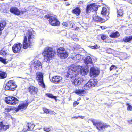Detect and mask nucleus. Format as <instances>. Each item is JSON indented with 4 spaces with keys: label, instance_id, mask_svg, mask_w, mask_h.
Returning a JSON list of instances; mask_svg holds the SVG:
<instances>
[{
    "label": "nucleus",
    "instance_id": "nucleus-9",
    "mask_svg": "<svg viewBox=\"0 0 132 132\" xmlns=\"http://www.w3.org/2000/svg\"><path fill=\"white\" fill-rule=\"evenodd\" d=\"M58 56L61 59L66 58L68 56V54L63 48H60L57 50Z\"/></svg>",
    "mask_w": 132,
    "mask_h": 132
},
{
    "label": "nucleus",
    "instance_id": "nucleus-21",
    "mask_svg": "<svg viewBox=\"0 0 132 132\" xmlns=\"http://www.w3.org/2000/svg\"><path fill=\"white\" fill-rule=\"evenodd\" d=\"M9 127V126L8 125H3L2 122H0V131L1 130H5L7 129Z\"/></svg>",
    "mask_w": 132,
    "mask_h": 132
},
{
    "label": "nucleus",
    "instance_id": "nucleus-44",
    "mask_svg": "<svg viewBox=\"0 0 132 132\" xmlns=\"http://www.w3.org/2000/svg\"><path fill=\"white\" fill-rule=\"evenodd\" d=\"M0 54L3 55H6V53L3 51L2 50L0 52Z\"/></svg>",
    "mask_w": 132,
    "mask_h": 132
},
{
    "label": "nucleus",
    "instance_id": "nucleus-46",
    "mask_svg": "<svg viewBox=\"0 0 132 132\" xmlns=\"http://www.w3.org/2000/svg\"><path fill=\"white\" fill-rule=\"evenodd\" d=\"M11 109H9V108H5V111L7 112H10Z\"/></svg>",
    "mask_w": 132,
    "mask_h": 132
},
{
    "label": "nucleus",
    "instance_id": "nucleus-26",
    "mask_svg": "<svg viewBox=\"0 0 132 132\" xmlns=\"http://www.w3.org/2000/svg\"><path fill=\"white\" fill-rule=\"evenodd\" d=\"M6 73L2 71H0V78L4 79L6 77Z\"/></svg>",
    "mask_w": 132,
    "mask_h": 132
},
{
    "label": "nucleus",
    "instance_id": "nucleus-7",
    "mask_svg": "<svg viewBox=\"0 0 132 132\" xmlns=\"http://www.w3.org/2000/svg\"><path fill=\"white\" fill-rule=\"evenodd\" d=\"M36 75V79L38 82L39 84L42 87L45 88V85L43 80V74L41 72H37Z\"/></svg>",
    "mask_w": 132,
    "mask_h": 132
},
{
    "label": "nucleus",
    "instance_id": "nucleus-6",
    "mask_svg": "<svg viewBox=\"0 0 132 132\" xmlns=\"http://www.w3.org/2000/svg\"><path fill=\"white\" fill-rule=\"evenodd\" d=\"M45 18L47 19H49L50 24L53 26H58L60 22L56 18V16L53 15H48L45 16Z\"/></svg>",
    "mask_w": 132,
    "mask_h": 132
},
{
    "label": "nucleus",
    "instance_id": "nucleus-38",
    "mask_svg": "<svg viewBox=\"0 0 132 132\" xmlns=\"http://www.w3.org/2000/svg\"><path fill=\"white\" fill-rule=\"evenodd\" d=\"M0 61L4 64L6 63V61L5 60L1 57H0Z\"/></svg>",
    "mask_w": 132,
    "mask_h": 132
},
{
    "label": "nucleus",
    "instance_id": "nucleus-1",
    "mask_svg": "<svg viewBox=\"0 0 132 132\" xmlns=\"http://www.w3.org/2000/svg\"><path fill=\"white\" fill-rule=\"evenodd\" d=\"M81 67L80 68H78V67L75 65H72L69 69L67 72V74L66 75V77H70L72 78L75 77L78 73H79L82 75H86L89 71V68H87Z\"/></svg>",
    "mask_w": 132,
    "mask_h": 132
},
{
    "label": "nucleus",
    "instance_id": "nucleus-11",
    "mask_svg": "<svg viewBox=\"0 0 132 132\" xmlns=\"http://www.w3.org/2000/svg\"><path fill=\"white\" fill-rule=\"evenodd\" d=\"M21 46L22 45L20 43L14 44L12 47L13 52L15 53L19 52L21 50Z\"/></svg>",
    "mask_w": 132,
    "mask_h": 132
},
{
    "label": "nucleus",
    "instance_id": "nucleus-55",
    "mask_svg": "<svg viewBox=\"0 0 132 132\" xmlns=\"http://www.w3.org/2000/svg\"><path fill=\"white\" fill-rule=\"evenodd\" d=\"M1 34V32H0V35Z\"/></svg>",
    "mask_w": 132,
    "mask_h": 132
},
{
    "label": "nucleus",
    "instance_id": "nucleus-47",
    "mask_svg": "<svg viewBox=\"0 0 132 132\" xmlns=\"http://www.w3.org/2000/svg\"><path fill=\"white\" fill-rule=\"evenodd\" d=\"M62 25L63 26H68V23H67L65 22H63L62 23Z\"/></svg>",
    "mask_w": 132,
    "mask_h": 132
},
{
    "label": "nucleus",
    "instance_id": "nucleus-8",
    "mask_svg": "<svg viewBox=\"0 0 132 132\" xmlns=\"http://www.w3.org/2000/svg\"><path fill=\"white\" fill-rule=\"evenodd\" d=\"M42 67V64L40 62L37 60L35 61L33 64L31 65L30 69H34L36 71L38 70H41Z\"/></svg>",
    "mask_w": 132,
    "mask_h": 132
},
{
    "label": "nucleus",
    "instance_id": "nucleus-13",
    "mask_svg": "<svg viewBox=\"0 0 132 132\" xmlns=\"http://www.w3.org/2000/svg\"><path fill=\"white\" fill-rule=\"evenodd\" d=\"M83 81V79L81 77L76 78L74 80H72L73 84L76 86H78L82 84Z\"/></svg>",
    "mask_w": 132,
    "mask_h": 132
},
{
    "label": "nucleus",
    "instance_id": "nucleus-2",
    "mask_svg": "<svg viewBox=\"0 0 132 132\" xmlns=\"http://www.w3.org/2000/svg\"><path fill=\"white\" fill-rule=\"evenodd\" d=\"M35 35L34 31L31 29L29 30L26 32V36H24L23 42V47L24 49H27L28 47L29 48L31 47L32 43L35 39Z\"/></svg>",
    "mask_w": 132,
    "mask_h": 132
},
{
    "label": "nucleus",
    "instance_id": "nucleus-54",
    "mask_svg": "<svg viewBox=\"0 0 132 132\" xmlns=\"http://www.w3.org/2000/svg\"><path fill=\"white\" fill-rule=\"evenodd\" d=\"M70 4H66V5L68 6Z\"/></svg>",
    "mask_w": 132,
    "mask_h": 132
},
{
    "label": "nucleus",
    "instance_id": "nucleus-51",
    "mask_svg": "<svg viewBox=\"0 0 132 132\" xmlns=\"http://www.w3.org/2000/svg\"><path fill=\"white\" fill-rule=\"evenodd\" d=\"M78 117H79L80 118L83 119V118L84 117V116H79Z\"/></svg>",
    "mask_w": 132,
    "mask_h": 132
},
{
    "label": "nucleus",
    "instance_id": "nucleus-14",
    "mask_svg": "<svg viewBox=\"0 0 132 132\" xmlns=\"http://www.w3.org/2000/svg\"><path fill=\"white\" fill-rule=\"evenodd\" d=\"M84 62L87 65V67L88 68L89 66H93V63L91 58L89 56H87L84 60Z\"/></svg>",
    "mask_w": 132,
    "mask_h": 132
},
{
    "label": "nucleus",
    "instance_id": "nucleus-56",
    "mask_svg": "<svg viewBox=\"0 0 132 132\" xmlns=\"http://www.w3.org/2000/svg\"><path fill=\"white\" fill-rule=\"evenodd\" d=\"M36 67H38V66H36Z\"/></svg>",
    "mask_w": 132,
    "mask_h": 132
},
{
    "label": "nucleus",
    "instance_id": "nucleus-32",
    "mask_svg": "<svg viewBox=\"0 0 132 132\" xmlns=\"http://www.w3.org/2000/svg\"><path fill=\"white\" fill-rule=\"evenodd\" d=\"M10 84H9L8 82L6 84V85H5V86L4 87V89L5 90H11V88H10V85H9Z\"/></svg>",
    "mask_w": 132,
    "mask_h": 132
},
{
    "label": "nucleus",
    "instance_id": "nucleus-52",
    "mask_svg": "<svg viewBox=\"0 0 132 132\" xmlns=\"http://www.w3.org/2000/svg\"><path fill=\"white\" fill-rule=\"evenodd\" d=\"M101 28L102 29H105V28L101 26Z\"/></svg>",
    "mask_w": 132,
    "mask_h": 132
},
{
    "label": "nucleus",
    "instance_id": "nucleus-4",
    "mask_svg": "<svg viewBox=\"0 0 132 132\" xmlns=\"http://www.w3.org/2000/svg\"><path fill=\"white\" fill-rule=\"evenodd\" d=\"M55 54V52L53 50V48L48 47H46L44 48L42 53L45 61L48 62L51 59L54 57Z\"/></svg>",
    "mask_w": 132,
    "mask_h": 132
},
{
    "label": "nucleus",
    "instance_id": "nucleus-40",
    "mask_svg": "<svg viewBox=\"0 0 132 132\" xmlns=\"http://www.w3.org/2000/svg\"><path fill=\"white\" fill-rule=\"evenodd\" d=\"M44 131L47 132H49L51 130V129L50 128H43Z\"/></svg>",
    "mask_w": 132,
    "mask_h": 132
},
{
    "label": "nucleus",
    "instance_id": "nucleus-36",
    "mask_svg": "<svg viewBox=\"0 0 132 132\" xmlns=\"http://www.w3.org/2000/svg\"><path fill=\"white\" fill-rule=\"evenodd\" d=\"M46 95L47 96L49 97H50L51 98H53L54 99H55L56 98V97L53 96L52 94H50V93H48L46 94Z\"/></svg>",
    "mask_w": 132,
    "mask_h": 132
},
{
    "label": "nucleus",
    "instance_id": "nucleus-35",
    "mask_svg": "<svg viewBox=\"0 0 132 132\" xmlns=\"http://www.w3.org/2000/svg\"><path fill=\"white\" fill-rule=\"evenodd\" d=\"M126 105L128 106L127 109L128 110L131 111L132 110V106H131L129 104L127 103Z\"/></svg>",
    "mask_w": 132,
    "mask_h": 132
},
{
    "label": "nucleus",
    "instance_id": "nucleus-39",
    "mask_svg": "<svg viewBox=\"0 0 132 132\" xmlns=\"http://www.w3.org/2000/svg\"><path fill=\"white\" fill-rule=\"evenodd\" d=\"M99 46L97 45H96L94 46H91L90 47L92 49H97L99 48Z\"/></svg>",
    "mask_w": 132,
    "mask_h": 132
},
{
    "label": "nucleus",
    "instance_id": "nucleus-42",
    "mask_svg": "<svg viewBox=\"0 0 132 132\" xmlns=\"http://www.w3.org/2000/svg\"><path fill=\"white\" fill-rule=\"evenodd\" d=\"M43 110L44 112L47 113H50V111L49 110L46 108H44Z\"/></svg>",
    "mask_w": 132,
    "mask_h": 132
},
{
    "label": "nucleus",
    "instance_id": "nucleus-34",
    "mask_svg": "<svg viewBox=\"0 0 132 132\" xmlns=\"http://www.w3.org/2000/svg\"><path fill=\"white\" fill-rule=\"evenodd\" d=\"M74 23L71 21H70L68 23V26L70 28H73L74 27Z\"/></svg>",
    "mask_w": 132,
    "mask_h": 132
},
{
    "label": "nucleus",
    "instance_id": "nucleus-49",
    "mask_svg": "<svg viewBox=\"0 0 132 132\" xmlns=\"http://www.w3.org/2000/svg\"><path fill=\"white\" fill-rule=\"evenodd\" d=\"M50 113L51 114H56V113L55 112L52 111H50Z\"/></svg>",
    "mask_w": 132,
    "mask_h": 132
},
{
    "label": "nucleus",
    "instance_id": "nucleus-23",
    "mask_svg": "<svg viewBox=\"0 0 132 132\" xmlns=\"http://www.w3.org/2000/svg\"><path fill=\"white\" fill-rule=\"evenodd\" d=\"M72 12L76 15L78 16L80 14V10L78 8H76L72 10Z\"/></svg>",
    "mask_w": 132,
    "mask_h": 132
},
{
    "label": "nucleus",
    "instance_id": "nucleus-16",
    "mask_svg": "<svg viewBox=\"0 0 132 132\" xmlns=\"http://www.w3.org/2000/svg\"><path fill=\"white\" fill-rule=\"evenodd\" d=\"M62 78L61 77L59 76H54L52 78V81L56 84L60 82L62 80Z\"/></svg>",
    "mask_w": 132,
    "mask_h": 132
},
{
    "label": "nucleus",
    "instance_id": "nucleus-18",
    "mask_svg": "<svg viewBox=\"0 0 132 132\" xmlns=\"http://www.w3.org/2000/svg\"><path fill=\"white\" fill-rule=\"evenodd\" d=\"M28 103L27 101H24L20 104L18 106V109H25L27 107Z\"/></svg>",
    "mask_w": 132,
    "mask_h": 132
},
{
    "label": "nucleus",
    "instance_id": "nucleus-30",
    "mask_svg": "<svg viewBox=\"0 0 132 132\" xmlns=\"http://www.w3.org/2000/svg\"><path fill=\"white\" fill-rule=\"evenodd\" d=\"M117 13L118 15L119 16H122L123 14V10L121 9L118 10V9H117Z\"/></svg>",
    "mask_w": 132,
    "mask_h": 132
},
{
    "label": "nucleus",
    "instance_id": "nucleus-29",
    "mask_svg": "<svg viewBox=\"0 0 132 132\" xmlns=\"http://www.w3.org/2000/svg\"><path fill=\"white\" fill-rule=\"evenodd\" d=\"M12 105H14L18 103L19 102V100L16 98L13 97L12 99Z\"/></svg>",
    "mask_w": 132,
    "mask_h": 132
},
{
    "label": "nucleus",
    "instance_id": "nucleus-33",
    "mask_svg": "<svg viewBox=\"0 0 132 132\" xmlns=\"http://www.w3.org/2000/svg\"><path fill=\"white\" fill-rule=\"evenodd\" d=\"M29 131V130L28 126V124H27L24 126L23 128L22 131L23 132H25Z\"/></svg>",
    "mask_w": 132,
    "mask_h": 132
},
{
    "label": "nucleus",
    "instance_id": "nucleus-5",
    "mask_svg": "<svg viewBox=\"0 0 132 132\" xmlns=\"http://www.w3.org/2000/svg\"><path fill=\"white\" fill-rule=\"evenodd\" d=\"M90 121L93 123V125L96 126L97 128L99 130H104L105 128L110 127L109 125H107L106 123L97 121L94 119H91Z\"/></svg>",
    "mask_w": 132,
    "mask_h": 132
},
{
    "label": "nucleus",
    "instance_id": "nucleus-12",
    "mask_svg": "<svg viewBox=\"0 0 132 132\" xmlns=\"http://www.w3.org/2000/svg\"><path fill=\"white\" fill-rule=\"evenodd\" d=\"M91 66L90 68V75L91 77H94L96 75H98L99 73V71L98 69L92 67Z\"/></svg>",
    "mask_w": 132,
    "mask_h": 132
},
{
    "label": "nucleus",
    "instance_id": "nucleus-3",
    "mask_svg": "<svg viewBox=\"0 0 132 132\" xmlns=\"http://www.w3.org/2000/svg\"><path fill=\"white\" fill-rule=\"evenodd\" d=\"M97 80L96 79H90L84 86L83 87L84 90L78 89L76 90L75 93L79 96H83L86 93V91L91 87H94L97 84Z\"/></svg>",
    "mask_w": 132,
    "mask_h": 132
},
{
    "label": "nucleus",
    "instance_id": "nucleus-24",
    "mask_svg": "<svg viewBox=\"0 0 132 132\" xmlns=\"http://www.w3.org/2000/svg\"><path fill=\"white\" fill-rule=\"evenodd\" d=\"M119 33L117 32H116L112 33L110 35V36L111 38H117L119 36Z\"/></svg>",
    "mask_w": 132,
    "mask_h": 132
},
{
    "label": "nucleus",
    "instance_id": "nucleus-22",
    "mask_svg": "<svg viewBox=\"0 0 132 132\" xmlns=\"http://www.w3.org/2000/svg\"><path fill=\"white\" fill-rule=\"evenodd\" d=\"M13 97L9 96L5 98V101L6 103L12 105Z\"/></svg>",
    "mask_w": 132,
    "mask_h": 132
},
{
    "label": "nucleus",
    "instance_id": "nucleus-20",
    "mask_svg": "<svg viewBox=\"0 0 132 132\" xmlns=\"http://www.w3.org/2000/svg\"><path fill=\"white\" fill-rule=\"evenodd\" d=\"M8 83L10 85V87L11 88V90L12 91H14L15 90V88L17 87V86L15 84L14 81L10 80L8 82Z\"/></svg>",
    "mask_w": 132,
    "mask_h": 132
},
{
    "label": "nucleus",
    "instance_id": "nucleus-37",
    "mask_svg": "<svg viewBox=\"0 0 132 132\" xmlns=\"http://www.w3.org/2000/svg\"><path fill=\"white\" fill-rule=\"evenodd\" d=\"M117 68V67L116 66L114 65H113L110 67V71L112 70H115Z\"/></svg>",
    "mask_w": 132,
    "mask_h": 132
},
{
    "label": "nucleus",
    "instance_id": "nucleus-17",
    "mask_svg": "<svg viewBox=\"0 0 132 132\" xmlns=\"http://www.w3.org/2000/svg\"><path fill=\"white\" fill-rule=\"evenodd\" d=\"M10 11L12 13L17 15H19L21 14V12L17 8L15 7H12L10 9Z\"/></svg>",
    "mask_w": 132,
    "mask_h": 132
},
{
    "label": "nucleus",
    "instance_id": "nucleus-53",
    "mask_svg": "<svg viewBox=\"0 0 132 132\" xmlns=\"http://www.w3.org/2000/svg\"><path fill=\"white\" fill-rule=\"evenodd\" d=\"M78 117H74V118H76V119H77Z\"/></svg>",
    "mask_w": 132,
    "mask_h": 132
},
{
    "label": "nucleus",
    "instance_id": "nucleus-41",
    "mask_svg": "<svg viewBox=\"0 0 132 132\" xmlns=\"http://www.w3.org/2000/svg\"><path fill=\"white\" fill-rule=\"evenodd\" d=\"M106 38V36L105 35H102L101 36V39L103 40H105Z\"/></svg>",
    "mask_w": 132,
    "mask_h": 132
},
{
    "label": "nucleus",
    "instance_id": "nucleus-48",
    "mask_svg": "<svg viewBox=\"0 0 132 132\" xmlns=\"http://www.w3.org/2000/svg\"><path fill=\"white\" fill-rule=\"evenodd\" d=\"M127 121L130 124H132V119L130 120H128Z\"/></svg>",
    "mask_w": 132,
    "mask_h": 132
},
{
    "label": "nucleus",
    "instance_id": "nucleus-19",
    "mask_svg": "<svg viewBox=\"0 0 132 132\" xmlns=\"http://www.w3.org/2000/svg\"><path fill=\"white\" fill-rule=\"evenodd\" d=\"M93 19L95 22H97L102 23L104 21V20L102 18L95 14L94 15Z\"/></svg>",
    "mask_w": 132,
    "mask_h": 132
},
{
    "label": "nucleus",
    "instance_id": "nucleus-50",
    "mask_svg": "<svg viewBox=\"0 0 132 132\" xmlns=\"http://www.w3.org/2000/svg\"><path fill=\"white\" fill-rule=\"evenodd\" d=\"M79 27H76L75 28L74 27H73V28L72 29L73 30H78L79 29Z\"/></svg>",
    "mask_w": 132,
    "mask_h": 132
},
{
    "label": "nucleus",
    "instance_id": "nucleus-25",
    "mask_svg": "<svg viewBox=\"0 0 132 132\" xmlns=\"http://www.w3.org/2000/svg\"><path fill=\"white\" fill-rule=\"evenodd\" d=\"M132 40V36L125 37L123 39V41L126 42H128Z\"/></svg>",
    "mask_w": 132,
    "mask_h": 132
},
{
    "label": "nucleus",
    "instance_id": "nucleus-27",
    "mask_svg": "<svg viewBox=\"0 0 132 132\" xmlns=\"http://www.w3.org/2000/svg\"><path fill=\"white\" fill-rule=\"evenodd\" d=\"M27 124L29 130H32L34 129V128L35 125L30 123H27Z\"/></svg>",
    "mask_w": 132,
    "mask_h": 132
},
{
    "label": "nucleus",
    "instance_id": "nucleus-28",
    "mask_svg": "<svg viewBox=\"0 0 132 132\" xmlns=\"http://www.w3.org/2000/svg\"><path fill=\"white\" fill-rule=\"evenodd\" d=\"M6 24V22L5 21H3L2 23H0V30H2L4 29Z\"/></svg>",
    "mask_w": 132,
    "mask_h": 132
},
{
    "label": "nucleus",
    "instance_id": "nucleus-10",
    "mask_svg": "<svg viewBox=\"0 0 132 132\" xmlns=\"http://www.w3.org/2000/svg\"><path fill=\"white\" fill-rule=\"evenodd\" d=\"M95 4H92L90 5H88L86 9V13H88L89 12V11L92 12L95 11L96 12L98 8L95 6Z\"/></svg>",
    "mask_w": 132,
    "mask_h": 132
},
{
    "label": "nucleus",
    "instance_id": "nucleus-31",
    "mask_svg": "<svg viewBox=\"0 0 132 132\" xmlns=\"http://www.w3.org/2000/svg\"><path fill=\"white\" fill-rule=\"evenodd\" d=\"M107 13V9L105 7H103L102 10L101 12V13L103 15H105Z\"/></svg>",
    "mask_w": 132,
    "mask_h": 132
},
{
    "label": "nucleus",
    "instance_id": "nucleus-15",
    "mask_svg": "<svg viewBox=\"0 0 132 132\" xmlns=\"http://www.w3.org/2000/svg\"><path fill=\"white\" fill-rule=\"evenodd\" d=\"M29 92L31 94L35 95L36 94L38 91V89L33 86H30L28 89Z\"/></svg>",
    "mask_w": 132,
    "mask_h": 132
},
{
    "label": "nucleus",
    "instance_id": "nucleus-45",
    "mask_svg": "<svg viewBox=\"0 0 132 132\" xmlns=\"http://www.w3.org/2000/svg\"><path fill=\"white\" fill-rule=\"evenodd\" d=\"M79 103V102H78L76 101H75L73 103V105L74 107H75L76 105H78Z\"/></svg>",
    "mask_w": 132,
    "mask_h": 132
},
{
    "label": "nucleus",
    "instance_id": "nucleus-43",
    "mask_svg": "<svg viewBox=\"0 0 132 132\" xmlns=\"http://www.w3.org/2000/svg\"><path fill=\"white\" fill-rule=\"evenodd\" d=\"M27 10H26V9H24V10H22L21 11H20L21 12V14H24V13H25L26 12H27Z\"/></svg>",
    "mask_w": 132,
    "mask_h": 132
},
{
    "label": "nucleus",
    "instance_id": "nucleus-57",
    "mask_svg": "<svg viewBox=\"0 0 132 132\" xmlns=\"http://www.w3.org/2000/svg\"><path fill=\"white\" fill-rule=\"evenodd\" d=\"M131 78L132 79V76H131Z\"/></svg>",
    "mask_w": 132,
    "mask_h": 132
}]
</instances>
